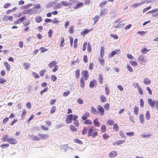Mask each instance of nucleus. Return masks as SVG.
Returning <instances> with one entry per match:
<instances>
[{"mask_svg":"<svg viewBox=\"0 0 158 158\" xmlns=\"http://www.w3.org/2000/svg\"><path fill=\"white\" fill-rule=\"evenodd\" d=\"M81 86L82 88H83L84 87L85 82L83 78L81 77Z\"/></svg>","mask_w":158,"mask_h":158,"instance_id":"nucleus-34","label":"nucleus"},{"mask_svg":"<svg viewBox=\"0 0 158 158\" xmlns=\"http://www.w3.org/2000/svg\"><path fill=\"white\" fill-rule=\"evenodd\" d=\"M28 14L30 15L33 14L35 13H36L37 14H39L40 13V11H36L34 10V9H33V8H32L31 9H30L28 11Z\"/></svg>","mask_w":158,"mask_h":158,"instance_id":"nucleus-9","label":"nucleus"},{"mask_svg":"<svg viewBox=\"0 0 158 158\" xmlns=\"http://www.w3.org/2000/svg\"><path fill=\"white\" fill-rule=\"evenodd\" d=\"M120 50L116 49L112 51L111 52V55H110V57H112L114 56L117 53H118V54L120 53Z\"/></svg>","mask_w":158,"mask_h":158,"instance_id":"nucleus-10","label":"nucleus"},{"mask_svg":"<svg viewBox=\"0 0 158 158\" xmlns=\"http://www.w3.org/2000/svg\"><path fill=\"white\" fill-rule=\"evenodd\" d=\"M117 154V152L115 151H112L109 154V157L113 158L116 156Z\"/></svg>","mask_w":158,"mask_h":158,"instance_id":"nucleus-7","label":"nucleus"},{"mask_svg":"<svg viewBox=\"0 0 158 158\" xmlns=\"http://www.w3.org/2000/svg\"><path fill=\"white\" fill-rule=\"evenodd\" d=\"M9 144H2L0 147L2 148L5 149V148H7L9 146Z\"/></svg>","mask_w":158,"mask_h":158,"instance_id":"nucleus-53","label":"nucleus"},{"mask_svg":"<svg viewBox=\"0 0 158 158\" xmlns=\"http://www.w3.org/2000/svg\"><path fill=\"white\" fill-rule=\"evenodd\" d=\"M74 141L77 143L80 144H82L83 143L81 141L77 139H74Z\"/></svg>","mask_w":158,"mask_h":158,"instance_id":"nucleus-51","label":"nucleus"},{"mask_svg":"<svg viewBox=\"0 0 158 158\" xmlns=\"http://www.w3.org/2000/svg\"><path fill=\"white\" fill-rule=\"evenodd\" d=\"M145 1H143L141 2L136 3L135 4H133L132 6L134 8H135L136 7H137L138 6H139L143 5V3H145Z\"/></svg>","mask_w":158,"mask_h":158,"instance_id":"nucleus-13","label":"nucleus"},{"mask_svg":"<svg viewBox=\"0 0 158 158\" xmlns=\"http://www.w3.org/2000/svg\"><path fill=\"white\" fill-rule=\"evenodd\" d=\"M10 6L11 4L10 3L8 2L4 4L3 7L4 8H7Z\"/></svg>","mask_w":158,"mask_h":158,"instance_id":"nucleus-50","label":"nucleus"},{"mask_svg":"<svg viewBox=\"0 0 158 158\" xmlns=\"http://www.w3.org/2000/svg\"><path fill=\"white\" fill-rule=\"evenodd\" d=\"M113 129H115L116 131H118V126L117 123L114 124Z\"/></svg>","mask_w":158,"mask_h":158,"instance_id":"nucleus-55","label":"nucleus"},{"mask_svg":"<svg viewBox=\"0 0 158 158\" xmlns=\"http://www.w3.org/2000/svg\"><path fill=\"white\" fill-rule=\"evenodd\" d=\"M31 139L34 140L39 141L41 139V138L39 136L37 137L35 135H32L31 136Z\"/></svg>","mask_w":158,"mask_h":158,"instance_id":"nucleus-20","label":"nucleus"},{"mask_svg":"<svg viewBox=\"0 0 158 158\" xmlns=\"http://www.w3.org/2000/svg\"><path fill=\"white\" fill-rule=\"evenodd\" d=\"M84 123L85 124H88V125H91L92 124V121H90L89 120L86 119L84 122Z\"/></svg>","mask_w":158,"mask_h":158,"instance_id":"nucleus-43","label":"nucleus"},{"mask_svg":"<svg viewBox=\"0 0 158 158\" xmlns=\"http://www.w3.org/2000/svg\"><path fill=\"white\" fill-rule=\"evenodd\" d=\"M83 3L82 2L79 3L76 5V6L74 7L75 9L80 8L82 7L83 6Z\"/></svg>","mask_w":158,"mask_h":158,"instance_id":"nucleus-30","label":"nucleus"},{"mask_svg":"<svg viewBox=\"0 0 158 158\" xmlns=\"http://www.w3.org/2000/svg\"><path fill=\"white\" fill-rule=\"evenodd\" d=\"M5 66L6 67V69L7 71H10V65L7 62H5L4 63Z\"/></svg>","mask_w":158,"mask_h":158,"instance_id":"nucleus-28","label":"nucleus"},{"mask_svg":"<svg viewBox=\"0 0 158 158\" xmlns=\"http://www.w3.org/2000/svg\"><path fill=\"white\" fill-rule=\"evenodd\" d=\"M151 135L150 133H145L143 135H142L141 136L143 138H146L150 136Z\"/></svg>","mask_w":158,"mask_h":158,"instance_id":"nucleus-39","label":"nucleus"},{"mask_svg":"<svg viewBox=\"0 0 158 158\" xmlns=\"http://www.w3.org/2000/svg\"><path fill=\"white\" fill-rule=\"evenodd\" d=\"M73 117V114H71L68 115L66 118V122L67 124L71 123Z\"/></svg>","mask_w":158,"mask_h":158,"instance_id":"nucleus-2","label":"nucleus"},{"mask_svg":"<svg viewBox=\"0 0 158 158\" xmlns=\"http://www.w3.org/2000/svg\"><path fill=\"white\" fill-rule=\"evenodd\" d=\"M98 110V111L100 113V115H103L104 114V110L103 107L100 105H98L97 108Z\"/></svg>","mask_w":158,"mask_h":158,"instance_id":"nucleus-5","label":"nucleus"},{"mask_svg":"<svg viewBox=\"0 0 158 158\" xmlns=\"http://www.w3.org/2000/svg\"><path fill=\"white\" fill-rule=\"evenodd\" d=\"M107 11V9L106 8L101 9L100 16L101 17L103 16L104 15H106Z\"/></svg>","mask_w":158,"mask_h":158,"instance_id":"nucleus-11","label":"nucleus"},{"mask_svg":"<svg viewBox=\"0 0 158 158\" xmlns=\"http://www.w3.org/2000/svg\"><path fill=\"white\" fill-rule=\"evenodd\" d=\"M80 75V70L79 69H77L75 71V75L76 78L77 79L79 78Z\"/></svg>","mask_w":158,"mask_h":158,"instance_id":"nucleus-41","label":"nucleus"},{"mask_svg":"<svg viewBox=\"0 0 158 158\" xmlns=\"http://www.w3.org/2000/svg\"><path fill=\"white\" fill-rule=\"evenodd\" d=\"M101 130L102 132H105L106 131V127L105 125H102L101 128Z\"/></svg>","mask_w":158,"mask_h":158,"instance_id":"nucleus-42","label":"nucleus"},{"mask_svg":"<svg viewBox=\"0 0 158 158\" xmlns=\"http://www.w3.org/2000/svg\"><path fill=\"white\" fill-rule=\"evenodd\" d=\"M92 30H93V29H85L84 31H83L81 32V35L86 34H88V33H89V32H90Z\"/></svg>","mask_w":158,"mask_h":158,"instance_id":"nucleus-14","label":"nucleus"},{"mask_svg":"<svg viewBox=\"0 0 158 158\" xmlns=\"http://www.w3.org/2000/svg\"><path fill=\"white\" fill-rule=\"evenodd\" d=\"M148 102L149 105L152 107L156 105V109L158 110V101L156 100L153 101L151 98H148Z\"/></svg>","mask_w":158,"mask_h":158,"instance_id":"nucleus-1","label":"nucleus"},{"mask_svg":"<svg viewBox=\"0 0 158 158\" xmlns=\"http://www.w3.org/2000/svg\"><path fill=\"white\" fill-rule=\"evenodd\" d=\"M138 61L140 63L144 62L145 61V60L144 59L143 55H141L139 57L138 59Z\"/></svg>","mask_w":158,"mask_h":158,"instance_id":"nucleus-23","label":"nucleus"},{"mask_svg":"<svg viewBox=\"0 0 158 158\" xmlns=\"http://www.w3.org/2000/svg\"><path fill=\"white\" fill-rule=\"evenodd\" d=\"M93 131V129L92 128H90L89 129L88 132V136L89 137L91 136Z\"/></svg>","mask_w":158,"mask_h":158,"instance_id":"nucleus-38","label":"nucleus"},{"mask_svg":"<svg viewBox=\"0 0 158 158\" xmlns=\"http://www.w3.org/2000/svg\"><path fill=\"white\" fill-rule=\"evenodd\" d=\"M70 93V92L69 91H67V92H64L63 94V96L64 97L67 96Z\"/></svg>","mask_w":158,"mask_h":158,"instance_id":"nucleus-61","label":"nucleus"},{"mask_svg":"<svg viewBox=\"0 0 158 158\" xmlns=\"http://www.w3.org/2000/svg\"><path fill=\"white\" fill-rule=\"evenodd\" d=\"M34 7H33L34 10L36 11H40V13L41 12V7L39 4H35Z\"/></svg>","mask_w":158,"mask_h":158,"instance_id":"nucleus-8","label":"nucleus"},{"mask_svg":"<svg viewBox=\"0 0 158 158\" xmlns=\"http://www.w3.org/2000/svg\"><path fill=\"white\" fill-rule=\"evenodd\" d=\"M8 138V136L7 135H5L2 138V140L3 142L7 141V139Z\"/></svg>","mask_w":158,"mask_h":158,"instance_id":"nucleus-56","label":"nucleus"},{"mask_svg":"<svg viewBox=\"0 0 158 158\" xmlns=\"http://www.w3.org/2000/svg\"><path fill=\"white\" fill-rule=\"evenodd\" d=\"M61 7V4L60 3H58L54 7V9L60 8Z\"/></svg>","mask_w":158,"mask_h":158,"instance_id":"nucleus-57","label":"nucleus"},{"mask_svg":"<svg viewBox=\"0 0 158 158\" xmlns=\"http://www.w3.org/2000/svg\"><path fill=\"white\" fill-rule=\"evenodd\" d=\"M56 64V62L55 60L53 61L50 62L48 64V67L49 68H52L53 66H55Z\"/></svg>","mask_w":158,"mask_h":158,"instance_id":"nucleus-21","label":"nucleus"},{"mask_svg":"<svg viewBox=\"0 0 158 158\" xmlns=\"http://www.w3.org/2000/svg\"><path fill=\"white\" fill-rule=\"evenodd\" d=\"M151 82V81L148 78H145L143 80V83L146 85H149Z\"/></svg>","mask_w":158,"mask_h":158,"instance_id":"nucleus-18","label":"nucleus"},{"mask_svg":"<svg viewBox=\"0 0 158 158\" xmlns=\"http://www.w3.org/2000/svg\"><path fill=\"white\" fill-rule=\"evenodd\" d=\"M98 118H96L94 120L93 122L94 125L97 127H99L100 125V123L98 121Z\"/></svg>","mask_w":158,"mask_h":158,"instance_id":"nucleus-16","label":"nucleus"},{"mask_svg":"<svg viewBox=\"0 0 158 158\" xmlns=\"http://www.w3.org/2000/svg\"><path fill=\"white\" fill-rule=\"evenodd\" d=\"M30 21L28 20H27L23 22V25L24 26H27L30 24Z\"/></svg>","mask_w":158,"mask_h":158,"instance_id":"nucleus-45","label":"nucleus"},{"mask_svg":"<svg viewBox=\"0 0 158 158\" xmlns=\"http://www.w3.org/2000/svg\"><path fill=\"white\" fill-rule=\"evenodd\" d=\"M110 105L108 103L105 104L104 106V108L106 110H108L109 109Z\"/></svg>","mask_w":158,"mask_h":158,"instance_id":"nucleus-49","label":"nucleus"},{"mask_svg":"<svg viewBox=\"0 0 158 158\" xmlns=\"http://www.w3.org/2000/svg\"><path fill=\"white\" fill-rule=\"evenodd\" d=\"M51 80L53 81H55L56 80L57 78H56V77L54 75H52L51 76Z\"/></svg>","mask_w":158,"mask_h":158,"instance_id":"nucleus-64","label":"nucleus"},{"mask_svg":"<svg viewBox=\"0 0 158 158\" xmlns=\"http://www.w3.org/2000/svg\"><path fill=\"white\" fill-rule=\"evenodd\" d=\"M7 141L10 144H15L17 143V141L15 139L12 138H9L7 139Z\"/></svg>","mask_w":158,"mask_h":158,"instance_id":"nucleus-4","label":"nucleus"},{"mask_svg":"<svg viewBox=\"0 0 158 158\" xmlns=\"http://www.w3.org/2000/svg\"><path fill=\"white\" fill-rule=\"evenodd\" d=\"M78 39L76 38L74 40V48H76L77 47V43L78 42Z\"/></svg>","mask_w":158,"mask_h":158,"instance_id":"nucleus-48","label":"nucleus"},{"mask_svg":"<svg viewBox=\"0 0 158 158\" xmlns=\"http://www.w3.org/2000/svg\"><path fill=\"white\" fill-rule=\"evenodd\" d=\"M136 85L137 87H138V89L139 94L140 95H142L143 94V92L142 88L139 86L138 83H136Z\"/></svg>","mask_w":158,"mask_h":158,"instance_id":"nucleus-29","label":"nucleus"},{"mask_svg":"<svg viewBox=\"0 0 158 158\" xmlns=\"http://www.w3.org/2000/svg\"><path fill=\"white\" fill-rule=\"evenodd\" d=\"M101 101L103 102H104L106 101V98L103 95L100 96Z\"/></svg>","mask_w":158,"mask_h":158,"instance_id":"nucleus-40","label":"nucleus"},{"mask_svg":"<svg viewBox=\"0 0 158 158\" xmlns=\"http://www.w3.org/2000/svg\"><path fill=\"white\" fill-rule=\"evenodd\" d=\"M70 128L72 132H76L77 131V128L73 125H71L70 126Z\"/></svg>","mask_w":158,"mask_h":158,"instance_id":"nucleus-31","label":"nucleus"},{"mask_svg":"<svg viewBox=\"0 0 158 158\" xmlns=\"http://www.w3.org/2000/svg\"><path fill=\"white\" fill-rule=\"evenodd\" d=\"M23 66L25 69L27 70L30 68L31 64L29 63H24L23 64Z\"/></svg>","mask_w":158,"mask_h":158,"instance_id":"nucleus-12","label":"nucleus"},{"mask_svg":"<svg viewBox=\"0 0 158 158\" xmlns=\"http://www.w3.org/2000/svg\"><path fill=\"white\" fill-rule=\"evenodd\" d=\"M125 142V140H119L115 142V143L114 144H116L117 145H119Z\"/></svg>","mask_w":158,"mask_h":158,"instance_id":"nucleus-32","label":"nucleus"},{"mask_svg":"<svg viewBox=\"0 0 158 158\" xmlns=\"http://www.w3.org/2000/svg\"><path fill=\"white\" fill-rule=\"evenodd\" d=\"M56 107L55 106H53L51 109L50 110V113H53L56 111Z\"/></svg>","mask_w":158,"mask_h":158,"instance_id":"nucleus-59","label":"nucleus"},{"mask_svg":"<svg viewBox=\"0 0 158 158\" xmlns=\"http://www.w3.org/2000/svg\"><path fill=\"white\" fill-rule=\"evenodd\" d=\"M139 108L135 106L134 108V113L136 114H138V113Z\"/></svg>","mask_w":158,"mask_h":158,"instance_id":"nucleus-62","label":"nucleus"},{"mask_svg":"<svg viewBox=\"0 0 158 158\" xmlns=\"http://www.w3.org/2000/svg\"><path fill=\"white\" fill-rule=\"evenodd\" d=\"M26 19V18L25 17H22L19 19H18L16 21H15L14 22L15 24H17L21 22H22L24 20H25Z\"/></svg>","mask_w":158,"mask_h":158,"instance_id":"nucleus-6","label":"nucleus"},{"mask_svg":"<svg viewBox=\"0 0 158 158\" xmlns=\"http://www.w3.org/2000/svg\"><path fill=\"white\" fill-rule=\"evenodd\" d=\"M96 83V81L94 80L93 81H91L90 82L89 86L90 88H92L94 87V83Z\"/></svg>","mask_w":158,"mask_h":158,"instance_id":"nucleus-27","label":"nucleus"},{"mask_svg":"<svg viewBox=\"0 0 158 158\" xmlns=\"http://www.w3.org/2000/svg\"><path fill=\"white\" fill-rule=\"evenodd\" d=\"M144 118L143 117V114H140L139 116V119L140 122L142 124H143L144 123Z\"/></svg>","mask_w":158,"mask_h":158,"instance_id":"nucleus-22","label":"nucleus"},{"mask_svg":"<svg viewBox=\"0 0 158 158\" xmlns=\"http://www.w3.org/2000/svg\"><path fill=\"white\" fill-rule=\"evenodd\" d=\"M127 68L129 72H131L133 71L132 68L129 65L127 64Z\"/></svg>","mask_w":158,"mask_h":158,"instance_id":"nucleus-54","label":"nucleus"},{"mask_svg":"<svg viewBox=\"0 0 158 158\" xmlns=\"http://www.w3.org/2000/svg\"><path fill=\"white\" fill-rule=\"evenodd\" d=\"M107 3V2L106 1H105L103 2H101L99 5L100 7L102 8H103L104 5H105Z\"/></svg>","mask_w":158,"mask_h":158,"instance_id":"nucleus-52","label":"nucleus"},{"mask_svg":"<svg viewBox=\"0 0 158 158\" xmlns=\"http://www.w3.org/2000/svg\"><path fill=\"white\" fill-rule=\"evenodd\" d=\"M114 121L112 120H108L106 122L109 125H111L114 124Z\"/></svg>","mask_w":158,"mask_h":158,"instance_id":"nucleus-44","label":"nucleus"},{"mask_svg":"<svg viewBox=\"0 0 158 158\" xmlns=\"http://www.w3.org/2000/svg\"><path fill=\"white\" fill-rule=\"evenodd\" d=\"M61 3L63 6H68L71 5V3L66 1H62Z\"/></svg>","mask_w":158,"mask_h":158,"instance_id":"nucleus-26","label":"nucleus"},{"mask_svg":"<svg viewBox=\"0 0 158 158\" xmlns=\"http://www.w3.org/2000/svg\"><path fill=\"white\" fill-rule=\"evenodd\" d=\"M140 105L141 107H143L144 106V101L142 98L140 99Z\"/></svg>","mask_w":158,"mask_h":158,"instance_id":"nucleus-60","label":"nucleus"},{"mask_svg":"<svg viewBox=\"0 0 158 158\" xmlns=\"http://www.w3.org/2000/svg\"><path fill=\"white\" fill-rule=\"evenodd\" d=\"M82 73L83 74L85 79L87 80V78L89 77L88 71H83L82 72Z\"/></svg>","mask_w":158,"mask_h":158,"instance_id":"nucleus-19","label":"nucleus"},{"mask_svg":"<svg viewBox=\"0 0 158 158\" xmlns=\"http://www.w3.org/2000/svg\"><path fill=\"white\" fill-rule=\"evenodd\" d=\"M89 114L88 112L85 113L82 117V119L85 120L87 118L89 117Z\"/></svg>","mask_w":158,"mask_h":158,"instance_id":"nucleus-17","label":"nucleus"},{"mask_svg":"<svg viewBox=\"0 0 158 158\" xmlns=\"http://www.w3.org/2000/svg\"><path fill=\"white\" fill-rule=\"evenodd\" d=\"M91 113L95 114H97L98 113L97 110L93 106L91 107Z\"/></svg>","mask_w":158,"mask_h":158,"instance_id":"nucleus-15","label":"nucleus"},{"mask_svg":"<svg viewBox=\"0 0 158 158\" xmlns=\"http://www.w3.org/2000/svg\"><path fill=\"white\" fill-rule=\"evenodd\" d=\"M32 75L35 78H38L40 77L39 75L35 72H33L32 73Z\"/></svg>","mask_w":158,"mask_h":158,"instance_id":"nucleus-46","label":"nucleus"},{"mask_svg":"<svg viewBox=\"0 0 158 158\" xmlns=\"http://www.w3.org/2000/svg\"><path fill=\"white\" fill-rule=\"evenodd\" d=\"M98 60L101 65L102 66L104 65L105 60L104 59H99Z\"/></svg>","mask_w":158,"mask_h":158,"instance_id":"nucleus-47","label":"nucleus"},{"mask_svg":"<svg viewBox=\"0 0 158 158\" xmlns=\"http://www.w3.org/2000/svg\"><path fill=\"white\" fill-rule=\"evenodd\" d=\"M146 119L147 120L149 119L150 118V115L149 111L148 110L146 111L145 114Z\"/></svg>","mask_w":158,"mask_h":158,"instance_id":"nucleus-36","label":"nucleus"},{"mask_svg":"<svg viewBox=\"0 0 158 158\" xmlns=\"http://www.w3.org/2000/svg\"><path fill=\"white\" fill-rule=\"evenodd\" d=\"M148 51V50L146 48H143L141 49V52L145 54H146Z\"/></svg>","mask_w":158,"mask_h":158,"instance_id":"nucleus-63","label":"nucleus"},{"mask_svg":"<svg viewBox=\"0 0 158 158\" xmlns=\"http://www.w3.org/2000/svg\"><path fill=\"white\" fill-rule=\"evenodd\" d=\"M73 150L71 148L68 146V144H66L60 146V149L63 150L64 152H66L68 149Z\"/></svg>","mask_w":158,"mask_h":158,"instance_id":"nucleus-3","label":"nucleus"},{"mask_svg":"<svg viewBox=\"0 0 158 158\" xmlns=\"http://www.w3.org/2000/svg\"><path fill=\"white\" fill-rule=\"evenodd\" d=\"M88 128L86 127H84L82 131V135H85L86 134L88 131Z\"/></svg>","mask_w":158,"mask_h":158,"instance_id":"nucleus-37","label":"nucleus"},{"mask_svg":"<svg viewBox=\"0 0 158 158\" xmlns=\"http://www.w3.org/2000/svg\"><path fill=\"white\" fill-rule=\"evenodd\" d=\"M38 136H39L40 138L41 139H46L48 137V136L45 134H39Z\"/></svg>","mask_w":158,"mask_h":158,"instance_id":"nucleus-33","label":"nucleus"},{"mask_svg":"<svg viewBox=\"0 0 158 158\" xmlns=\"http://www.w3.org/2000/svg\"><path fill=\"white\" fill-rule=\"evenodd\" d=\"M42 17L39 16H38L36 17L35 20L36 22L37 23H40L42 21Z\"/></svg>","mask_w":158,"mask_h":158,"instance_id":"nucleus-25","label":"nucleus"},{"mask_svg":"<svg viewBox=\"0 0 158 158\" xmlns=\"http://www.w3.org/2000/svg\"><path fill=\"white\" fill-rule=\"evenodd\" d=\"M130 64L133 66H136L138 65V63L136 62H135L133 60H130Z\"/></svg>","mask_w":158,"mask_h":158,"instance_id":"nucleus-35","label":"nucleus"},{"mask_svg":"<svg viewBox=\"0 0 158 158\" xmlns=\"http://www.w3.org/2000/svg\"><path fill=\"white\" fill-rule=\"evenodd\" d=\"M158 11V9H156L151 10L149 11L147 13H150L151 14H152L153 13H155L156 12Z\"/></svg>","mask_w":158,"mask_h":158,"instance_id":"nucleus-58","label":"nucleus"},{"mask_svg":"<svg viewBox=\"0 0 158 158\" xmlns=\"http://www.w3.org/2000/svg\"><path fill=\"white\" fill-rule=\"evenodd\" d=\"M99 82L101 84H102L103 83V75L101 74H99Z\"/></svg>","mask_w":158,"mask_h":158,"instance_id":"nucleus-24","label":"nucleus"}]
</instances>
